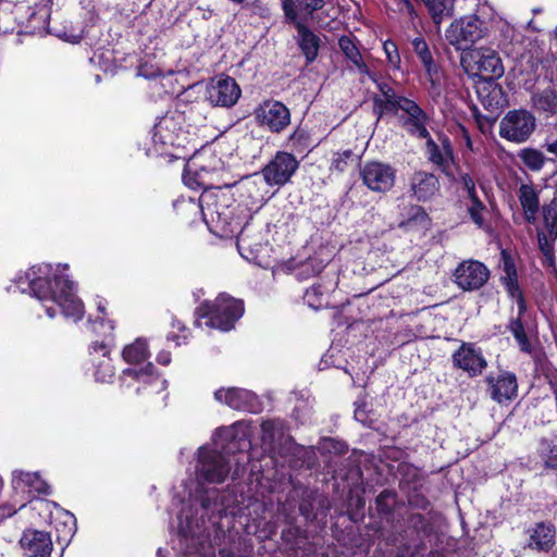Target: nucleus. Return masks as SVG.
<instances>
[{
    "mask_svg": "<svg viewBox=\"0 0 557 557\" xmlns=\"http://www.w3.org/2000/svg\"><path fill=\"white\" fill-rule=\"evenodd\" d=\"M324 4V0H305V10L312 13L321 10Z\"/></svg>",
    "mask_w": 557,
    "mask_h": 557,
    "instance_id": "54",
    "label": "nucleus"
},
{
    "mask_svg": "<svg viewBox=\"0 0 557 557\" xmlns=\"http://www.w3.org/2000/svg\"><path fill=\"white\" fill-rule=\"evenodd\" d=\"M157 361L163 366H168L171 362L170 352L162 351L158 355Z\"/></svg>",
    "mask_w": 557,
    "mask_h": 557,
    "instance_id": "60",
    "label": "nucleus"
},
{
    "mask_svg": "<svg viewBox=\"0 0 557 557\" xmlns=\"http://www.w3.org/2000/svg\"><path fill=\"white\" fill-rule=\"evenodd\" d=\"M298 33L299 47L305 54L308 62H312L318 57L319 51V37L311 32L305 24L297 23L295 25Z\"/></svg>",
    "mask_w": 557,
    "mask_h": 557,
    "instance_id": "24",
    "label": "nucleus"
},
{
    "mask_svg": "<svg viewBox=\"0 0 557 557\" xmlns=\"http://www.w3.org/2000/svg\"><path fill=\"white\" fill-rule=\"evenodd\" d=\"M98 323H99L101 326H107L108 332H109V335H111V334H112V332H113V330H114V324H113V322H112V321H110V320H109V321H107V322H106V321H104V319H103V318H101L99 321H95V326H96Z\"/></svg>",
    "mask_w": 557,
    "mask_h": 557,
    "instance_id": "61",
    "label": "nucleus"
},
{
    "mask_svg": "<svg viewBox=\"0 0 557 557\" xmlns=\"http://www.w3.org/2000/svg\"><path fill=\"white\" fill-rule=\"evenodd\" d=\"M363 184L376 193H386L395 184L396 171L389 164L382 162H368L361 170Z\"/></svg>",
    "mask_w": 557,
    "mask_h": 557,
    "instance_id": "12",
    "label": "nucleus"
},
{
    "mask_svg": "<svg viewBox=\"0 0 557 557\" xmlns=\"http://www.w3.org/2000/svg\"><path fill=\"white\" fill-rule=\"evenodd\" d=\"M541 445V456L545 468L557 470V446L552 445L548 441H542Z\"/></svg>",
    "mask_w": 557,
    "mask_h": 557,
    "instance_id": "35",
    "label": "nucleus"
},
{
    "mask_svg": "<svg viewBox=\"0 0 557 557\" xmlns=\"http://www.w3.org/2000/svg\"><path fill=\"white\" fill-rule=\"evenodd\" d=\"M423 66L426 73L428 81L430 82L433 91L438 94L442 79V74L438 66L436 65L433 59L423 63Z\"/></svg>",
    "mask_w": 557,
    "mask_h": 557,
    "instance_id": "37",
    "label": "nucleus"
},
{
    "mask_svg": "<svg viewBox=\"0 0 557 557\" xmlns=\"http://www.w3.org/2000/svg\"><path fill=\"white\" fill-rule=\"evenodd\" d=\"M24 557H50L53 542L50 532L28 528L18 541Z\"/></svg>",
    "mask_w": 557,
    "mask_h": 557,
    "instance_id": "14",
    "label": "nucleus"
},
{
    "mask_svg": "<svg viewBox=\"0 0 557 557\" xmlns=\"http://www.w3.org/2000/svg\"><path fill=\"white\" fill-rule=\"evenodd\" d=\"M535 117L527 110L509 111L499 123V136L512 143L525 141L535 129Z\"/></svg>",
    "mask_w": 557,
    "mask_h": 557,
    "instance_id": "6",
    "label": "nucleus"
},
{
    "mask_svg": "<svg viewBox=\"0 0 557 557\" xmlns=\"http://www.w3.org/2000/svg\"><path fill=\"white\" fill-rule=\"evenodd\" d=\"M214 398L234 410H240L244 406V394L238 387H221L215 391Z\"/></svg>",
    "mask_w": 557,
    "mask_h": 557,
    "instance_id": "27",
    "label": "nucleus"
},
{
    "mask_svg": "<svg viewBox=\"0 0 557 557\" xmlns=\"http://www.w3.org/2000/svg\"><path fill=\"white\" fill-rule=\"evenodd\" d=\"M202 318L207 326L230 331L242 315V302L233 297L220 295L212 302L205 305Z\"/></svg>",
    "mask_w": 557,
    "mask_h": 557,
    "instance_id": "4",
    "label": "nucleus"
},
{
    "mask_svg": "<svg viewBox=\"0 0 557 557\" xmlns=\"http://www.w3.org/2000/svg\"><path fill=\"white\" fill-rule=\"evenodd\" d=\"M124 374L139 381H146L147 379L154 376L156 368L152 363H148L140 369H126L124 370Z\"/></svg>",
    "mask_w": 557,
    "mask_h": 557,
    "instance_id": "39",
    "label": "nucleus"
},
{
    "mask_svg": "<svg viewBox=\"0 0 557 557\" xmlns=\"http://www.w3.org/2000/svg\"><path fill=\"white\" fill-rule=\"evenodd\" d=\"M523 163L531 170H540L544 164L543 154L534 149H524L520 154Z\"/></svg>",
    "mask_w": 557,
    "mask_h": 557,
    "instance_id": "36",
    "label": "nucleus"
},
{
    "mask_svg": "<svg viewBox=\"0 0 557 557\" xmlns=\"http://www.w3.org/2000/svg\"><path fill=\"white\" fill-rule=\"evenodd\" d=\"M387 96H373V113L376 119H382L385 114H396L399 110L404 112L405 103H413L414 101L404 96H399L396 91H392Z\"/></svg>",
    "mask_w": 557,
    "mask_h": 557,
    "instance_id": "20",
    "label": "nucleus"
},
{
    "mask_svg": "<svg viewBox=\"0 0 557 557\" xmlns=\"http://www.w3.org/2000/svg\"><path fill=\"white\" fill-rule=\"evenodd\" d=\"M409 215L410 218L407 221L401 222V226H408L413 221L424 223L428 220V214L423 208L419 206H412L409 210Z\"/></svg>",
    "mask_w": 557,
    "mask_h": 557,
    "instance_id": "44",
    "label": "nucleus"
},
{
    "mask_svg": "<svg viewBox=\"0 0 557 557\" xmlns=\"http://www.w3.org/2000/svg\"><path fill=\"white\" fill-rule=\"evenodd\" d=\"M490 397L498 403L506 404L518 396V381L515 373L502 370L497 375L490 374L485 377Z\"/></svg>",
    "mask_w": 557,
    "mask_h": 557,
    "instance_id": "13",
    "label": "nucleus"
},
{
    "mask_svg": "<svg viewBox=\"0 0 557 557\" xmlns=\"http://www.w3.org/2000/svg\"><path fill=\"white\" fill-rule=\"evenodd\" d=\"M332 289V285L324 286L321 283L313 284L310 288H308L305 293V301L309 307L318 310L325 306L324 294Z\"/></svg>",
    "mask_w": 557,
    "mask_h": 557,
    "instance_id": "30",
    "label": "nucleus"
},
{
    "mask_svg": "<svg viewBox=\"0 0 557 557\" xmlns=\"http://www.w3.org/2000/svg\"><path fill=\"white\" fill-rule=\"evenodd\" d=\"M95 375L96 379L101 382H106L113 376V367L111 366L109 359L102 361L99 364V368L97 369Z\"/></svg>",
    "mask_w": 557,
    "mask_h": 557,
    "instance_id": "46",
    "label": "nucleus"
},
{
    "mask_svg": "<svg viewBox=\"0 0 557 557\" xmlns=\"http://www.w3.org/2000/svg\"><path fill=\"white\" fill-rule=\"evenodd\" d=\"M13 483L16 487H28L29 492L49 495L51 488L38 472H26L23 470L13 471Z\"/></svg>",
    "mask_w": 557,
    "mask_h": 557,
    "instance_id": "23",
    "label": "nucleus"
},
{
    "mask_svg": "<svg viewBox=\"0 0 557 557\" xmlns=\"http://www.w3.org/2000/svg\"><path fill=\"white\" fill-rule=\"evenodd\" d=\"M459 183H460L462 189L467 191L468 199L478 196L474 178L470 174L462 173L460 175Z\"/></svg>",
    "mask_w": 557,
    "mask_h": 557,
    "instance_id": "43",
    "label": "nucleus"
},
{
    "mask_svg": "<svg viewBox=\"0 0 557 557\" xmlns=\"http://www.w3.org/2000/svg\"><path fill=\"white\" fill-rule=\"evenodd\" d=\"M389 498H394V494L389 491H383L382 493H380V495L376 497V504L377 506H382L384 504H386V502L389 499Z\"/></svg>",
    "mask_w": 557,
    "mask_h": 557,
    "instance_id": "58",
    "label": "nucleus"
},
{
    "mask_svg": "<svg viewBox=\"0 0 557 557\" xmlns=\"http://www.w3.org/2000/svg\"><path fill=\"white\" fill-rule=\"evenodd\" d=\"M544 263L547 264L548 267L555 265L554 251H550L549 253L544 255Z\"/></svg>",
    "mask_w": 557,
    "mask_h": 557,
    "instance_id": "64",
    "label": "nucleus"
},
{
    "mask_svg": "<svg viewBox=\"0 0 557 557\" xmlns=\"http://www.w3.org/2000/svg\"><path fill=\"white\" fill-rule=\"evenodd\" d=\"M376 83V86L380 90V94L377 96H387V97H391V95H388L389 92L394 91V88L386 82H377L375 79Z\"/></svg>",
    "mask_w": 557,
    "mask_h": 557,
    "instance_id": "56",
    "label": "nucleus"
},
{
    "mask_svg": "<svg viewBox=\"0 0 557 557\" xmlns=\"http://www.w3.org/2000/svg\"><path fill=\"white\" fill-rule=\"evenodd\" d=\"M101 354L102 357H108L110 349L104 342H94L91 345V354Z\"/></svg>",
    "mask_w": 557,
    "mask_h": 557,
    "instance_id": "52",
    "label": "nucleus"
},
{
    "mask_svg": "<svg viewBox=\"0 0 557 557\" xmlns=\"http://www.w3.org/2000/svg\"><path fill=\"white\" fill-rule=\"evenodd\" d=\"M509 330L513 336L520 335L521 333L525 332L520 317H517V319L510 321Z\"/></svg>",
    "mask_w": 557,
    "mask_h": 557,
    "instance_id": "53",
    "label": "nucleus"
},
{
    "mask_svg": "<svg viewBox=\"0 0 557 557\" xmlns=\"http://www.w3.org/2000/svg\"><path fill=\"white\" fill-rule=\"evenodd\" d=\"M351 156L352 153L350 150H345L344 152L335 153L332 160V169L343 172L346 169L347 161L351 158Z\"/></svg>",
    "mask_w": 557,
    "mask_h": 557,
    "instance_id": "45",
    "label": "nucleus"
},
{
    "mask_svg": "<svg viewBox=\"0 0 557 557\" xmlns=\"http://www.w3.org/2000/svg\"><path fill=\"white\" fill-rule=\"evenodd\" d=\"M338 45L343 53L351 61L360 55V52L355 42L347 36H342Z\"/></svg>",
    "mask_w": 557,
    "mask_h": 557,
    "instance_id": "40",
    "label": "nucleus"
},
{
    "mask_svg": "<svg viewBox=\"0 0 557 557\" xmlns=\"http://www.w3.org/2000/svg\"><path fill=\"white\" fill-rule=\"evenodd\" d=\"M425 152L428 160L443 172L450 169L454 161V154L448 137L440 136L438 143L429 137L425 143Z\"/></svg>",
    "mask_w": 557,
    "mask_h": 557,
    "instance_id": "17",
    "label": "nucleus"
},
{
    "mask_svg": "<svg viewBox=\"0 0 557 557\" xmlns=\"http://www.w3.org/2000/svg\"><path fill=\"white\" fill-rule=\"evenodd\" d=\"M66 519L71 522V525L67 527L66 535L72 536L74 534V528H75V518L72 515L66 513Z\"/></svg>",
    "mask_w": 557,
    "mask_h": 557,
    "instance_id": "63",
    "label": "nucleus"
},
{
    "mask_svg": "<svg viewBox=\"0 0 557 557\" xmlns=\"http://www.w3.org/2000/svg\"><path fill=\"white\" fill-rule=\"evenodd\" d=\"M451 360L454 367L467 372L471 377L480 375L487 367L481 349L472 343H462L453 354Z\"/></svg>",
    "mask_w": 557,
    "mask_h": 557,
    "instance_id": "15",
    "label": "nucleus"
},
{
    "mask_svg": "<svg viewBox=\"0 0 557 557\" xmlns=\"http://www.w3.org/2000/svg\"><path fill=\"white\" fill-rule=\"evenodd\" d=\"M470 203L468 205V213L473 221L474 224H476L479 227H482L484 225V212L486 210L484 203L479 199V197L470 198Z\"/></svg>",
    "mask_w": 557,
    "mask_h": 557,
    "instance_id": "34",
    "label": "nucleus"
},
{
    "mask_svg": "<svg viewBox=\"0 0 557 557\" xmlns=\"http://www.w3.org/2000/svg\"><path fill=\"white\" fill-rule=\"evenodd\" d=\"M412 47L413 51L416 52L422 64L433 59L429 46L423 38H414L412 40Z\"/></svg>",
    "mask_w": 557,
    "mask_h": 557,
    "instance_id": "38",
    "label": "nucleus"
},
{
    "mask_svg": "<svg viewBox=\"0 0 557 557\" xmlns=\"http://www.w3.org/2000/svg\"><path fill=\"white\" fill-rule=\"evenodd\" d=\"M490 278L487 267L473 259L465 260L458 264L454 272V282L459 288L467 292L478 290Z\"/></svg>",
    "mask_w": 557,
    "mask_h": 557,
    "instance_id": "7",
    "label": "nucleus"
},
{
    "mask_svg": "<svg viewBox=\"0 0 557 557\" xmlns=\"http://www.w3.org/2000/svg\"><path fill=\"white\" fill-rule=\"evenodd\" d=\"M298 169V161L288 152L280 151L273 160L262 169L264 182L270 185L286 184Z\"/></svg>",
    "mask_w": 557,
    "mask_h": 557,
    "instance_id": "10",
    "label": "nucleus"
},
{
    "mask_svg": "<svg viewBox=\"0 0 557 557\" xmlns=\"http://www.w3.org/2000/svg\"><path fill=\"white\" fill-rule=\"evenodd\" d=\"M536 109L554 113L557 111V95L552 89H545L533 97Z\"/></svg>",
    "mask_w": 557,
    "mask_h": 557,
    "instance_id": "32",
    "label": "nucleus"
},
{
    "mask_svg": "<svg viewBox=\"0 0 557 557\" xmlns=\"http://www.w3.org/2000/svg\"><path fill=\"white\" fill-rule=\"evenodd\" d=\"M425 5L432 21L437 26L441 23L453 16L455 0H421Z\"/></svg>",
    "mask_w": 557,
    "mask_h": 557,
    "instance_id": "25",
    "label": "nucleus"
},
{
    "mask_svg": "<svg viewBox=\"0 0 557 557\" xmlns=\"http://www.w3.org/2000/svg\"><path fill=\"white\" fill-rule=\"evenodd\" d=\"M177 123L174 117L165 116L154 126V136H159L163 144L175 145L177 135Z\"/></svg>",
    "mask_w": 557,
    "mask_h": 557,
    "instance_id": "28",
    "label": "nucleus"
},
{
    "mask_svg": "<svg viewBox=\"0 0 557 557\" xmlns=\"http://www.w3.org/2000/svg\"><path fill=\"white\" fill-rule=\"evenodd\" d=\"M262 410V403L259 397L252 393L246 391V411L257 413Z\"/></svg>",
    "mask_w": 557,
    "mask_h": 557,
    "instance_id": "47",
    "label": "nucleus"
},
{
    "mask_svg": "<svg viewBox=\"0 0 557 557\" xmlns=\"http://www.w3.org/2000/svg\"><path fill=\"white\" fill-rule=\"evenodd\" d=\"M194 175L197 187L205 190L199 198L203 220L207 221L208 214L213 220V215L215 214L224 235L236 237L237 251L240 256H244L239 240V236L244 232V224L242 223L240 216H233V211L230 210L231 200L233 199L228 195V191L218 186L210 177V172L205 168L196 171Z\"/></svg>",
    "mask_w": 557,
    "mask_h": 557,
    "instance_id": "1",
    "label": "nucleus"
},
{
    "mask_svg": "<svg viewBox=\"0 0 557 557\" xmlns=\"http://www.w3.org/2000/svg\"><path fill=\"white\" fill-rule=\"evenodd\" d=\"M476 69V75L485 81L496 79L504 75V66L496 51L480 49L472 55Z\"/></svg>",
    "mask_w": 557,
    "mask_h": 557,
    "instance_id": "16",
    "label": "nucleus"
},
{
    "mask_svg": "<svg viewBox=\"0 0 557 557\" xmlns=\"http://www.w3.org/2000/svg\"><path fill=\"white\" fill-rule=\"evenodd\" d=\"M354 65L359 70L360 73L368 75L373 82H375V75L371 73L362 60V55H358L356 59L351 60Z\"/></svg>",
    "mask_w": 557,
    "mask_h": 557,
    "instance_id": "51",
    "label": "nucleus"
},
{
    "mask_svg": "<svg viewBox=\"0 0 557 557\" xmlns=\"http://www.w3.org/2000/svg\"><path fill=\"white\" fill-rule=\"evenodd\" d=\"M260 440L265 453L282 457L295 454L296 444L293 437L286 433L285 423L282 420L263 421Z\"/></svg>",
    "mask_w": 557,
    "mask_h": 557,
    "instance_id": "5",
    "label": "nucleus"
},
{
    "mask_svg": "<svg viewBox=\"0 0 557 557\" xmlns=\"http://www.w3.org/2000/svg\"><path fill=\"white\" fill-rule=\"evenodd\" d=\"M519 200L524 211L527 221L530 223L534 222L540 207L539 197L535 189L527 184L521 185L519 188Z\"/></svg>",
    "mask_w": 557,
    "mask_h": 557,
    "instance_id": "26",
    "label": "nucleus"
},
{
    "mask_svg": "<svg viewBox=\"0 0 557 557\" xmlns=\"http://www.w3.org/2000/svg\"><path fill=\"white\" fill-rule=\"evenodd\" d=\"M487 34L486 24L476 15L455 20L445 32L446 40L456 50L466 51Z\"/></svg>",
    "mask_w": 557,
    "mask_h": 557,
    "instance_id": "3",
    "label": "nucleus"
},
{
    "mask_svg": "<svg viewBox=\"0 0 557 557\" xmlns=\"http://www.w3.org/2000/svg\"><path fill=\"white\" fill-rule=\"evenodd\" d=\"M544 225L553 240L557 238V209L553 201L552 203L544 206L542 209Z\"/></svg>",
    "mask_w": 557,
    "mask_h": 557,
    "instance_id": "33",
    "label": "nucleus"
},
{
    "mask_svg": "<svg viewBox=\"0 0 557 557\" xmlns=\"http://www.w3.org/2000/svg\"><path fill=\"white\" fill-rule=\"evenodd\" d=\"M528 547L537 552H549L556 543V529L552 522H537L528 530Z\"/></svg>",
    "mask_w": 557,
    "mask_h": 557,
    "instance_id": "18",
    "label": "nucleus"
},
{
    "mask_svg": "<svg viewBox=\"0 0 557 557\" xmlns=\"http://www.w3.org/2000/svg\"><path fill=\"white\" fill-rule=\"evenodd\" d=\"M54 285L60 288V293L54 296L53 305L58 307L61 312L75 321H78L84 315V305L74 293V283L67 276H57Z\"/></svg>",
    "mask_w": 557,
    "mask_h": 557,
    "instance_id": "9",
    "label": "nucleus"
},
{
    "mask_svg": "<svg viewBox=\"0 0 557 557\" xmlns=\"http://www.w3.org/2000/svg\"><path fill=\"white\" fill-rule=\"evenodd\" d=\"M396 5V10L400 13H406L411 20L417 17V12L410 0H392Z\"/></svg>",
    "mask_w": 557,
    "mask_h": 557,
    "instance_id": "48",
    "label": "nucleus"
},
{
    "mask_svg": "<svg viewBox=\"0 0 557 557\" xmlns=\"http://www.w3.org/2000/svg\"><path fill=\"white\" fill-rule=\"evenodd\" d=\"M410 190L418 201H426L438 193L440 182L434 174L419 171L410 178Z\"/></svg>",
    "mask_w": 557,
    "mask_h": 557,
    "instance_id": "19",
    "label": "nucleus"
},
{
    "mask_svg": "<svg viewBox=\"0 0 557 557\" xmlns=\"http://www.w3.org/2000/svg\"><path fill=\"white\" fill-rule=\"evenodd\" d=\"M58 275H53L52 277H36L35 272L27 273V277L29 278V287L33 295L41 301H51L53 302L54 296L60 293V288H57L54 285V278ZM60 276H64L61 274Z\"/></svg>",
    "mask_w": 557,
    "mask_h": 557,
    "instance_id": "21",
    "label": "nucleus"
},
{
    "mask_svg": "<svg viewBox=\"0 0 557 557\" xmlns=\"http://www.w3.org/2000/svg\"><path fill=\"white\" fill-rule=\"evenodd\" d=\"M504 272L505 275L502 276V282L506 287L508 294L511 297H516V295H519L521 290L519 288L515 264L509 260H505Z\"/></svg>",
    "mask_w": 557,
    "mask_h": 557,
    "instance_id": "31",
    "label": "nucleus"
},
{
    "mask_svg": "<svg viewBox=\"0 0 557 557\" xmlns=\"http://www.w3.org/2000/svg\"><path fill=\"white\" fill-rule=\"evenodd\" d=\"M355 418L357 421L363 424L368 422V412L364 405H357L355 409Z\"/></svg>",
    "mask_w": 557,
    "mask_h": 557,
    "instance_id": "55",
    "label": "nucleus"
},
{
    "mask_svg": "<svg viewBox=\"0 0 557 557\" xmlns=\"http://www.w3.org/2000/svg\"><path fill=\"white\" fill-rule=\"evenodd\" d=\"M122 355L128 363H140L149 356L147 343L144 339H136L123 349Z\"/></svg>",
    "mask_w": 557,
    "mask_h": 557,
    "instance_id": "29",
    "label": "nucleus"
},
{
    "mask_svg": "<svg viewBox=\"0 0 557 557\" xmlns=\"http://www.w3.org/2000/svg\"><path fill=\"white\" fill-rule=\"evenodd\" d=\"M15 513V509H12L11 507H0V519L11 517Z\"/></svg>",
    "mask_w": 557,
    "mask_h": 557,
    "instance_id": "62",
    "label": "nucleus"
},
{
    "mask_svg": "<svg viewBox=\"0 0 557 557\" xmlns=\"http://www.w3.org/2000/svg\"><path fill=\"white\" fill-rule=\"evenodd\" d=\"M257 122L271 132L280 133L290 123V113L285 104L275 100H267L255 110Z\"/></svg>",
    "mask_w": 557,
    "mask_h": 557,
    "instance_id": "11",
    "label": "nucleus"
},
{
    "mask_svg": "<svg viewBox=\"0 0 557 557\" xmlns=\"http://www.w3.org/2000/svg\"><path fill=\"white\" fill-rule=\"evenodd\" d=\"M459 129H460V133H461L462 140L465 143V146L468 149L472 150V140L470 138L469 132L462 125L459 126Z\"/></svg>",
    "mask_w": 557,
    "mask_h": 557,
    "instance_id": "57",
    "label": "nucleus"
},
{
    "mask_svg": "<svg viewBox=\"0 0 557 557\" xmlns=\"http://www.w3.org/2000/svg\"><path fill=\"white\" fill-rule=\"evenodd\" d=\"M296 1L297 0H286V1L282 2V9H283L286 20L294 25H296L297 23H300V21L298 20V13L296 10Z\"/></svg>",
    "mask_w": 557,
    "mask_h": 557,
    "instance_id": "42",
    "label": "nucleus"
},
{
    "mask_svg": "<svg viewBox=\"0 0 557 557\" xmlns=\"http://www.w3.org/2000/svg\"><path fill=\"white\" fill-rule=\"evenodd\" d=\"M513 337L516 338L521 351L527 352V354L532 352V345H531V342L528 338L525 332L521 333L520 335H516Z\"/></svg>",
    "mask_w": 557,
    "mask_h": 557,
    "instance_id": "50",
    "label": "nucleus"
},
{
    "mask_svg": "<svg viewBox=\"0 0 557 557\" xmlns=\"http://www.w3.org/2000/svg\"><path fill=\"white\" fill-rule=\"evenodd\" d=\"M515 298H517V302H518V309H519L518 317L521 318V315L525 312V309H527L522 293H519V295H516Z\"/></svg>",
    "mask_w": 557,
    "mask_h": 557,
    "instance_id": "59",
    "label": "nucleus"
},
{
    "mask_svg": "<svg viewBox=\"0 0 557 557\" xmlns=\"http://www.w3.org/2000/svg\"><path fill=\"white\" fill-rule=\"evenodd\" d=\"M228 442L222 445V451L200 448L197 474L199 480L208 483H221L230 471L231 456L242 451V438L233 431H225Z\"/></svg>",
    "mask_w": 557,
    "mask_h": 557,
    "instance_id": "2",
    "label": "nucleus"
},
{
    "mask_svg": "<svg viewBox=\"0 0 557 557\" xmlns=\"http://www.w3.org/2000/svg\"><path fill=\"white\" fill-rule=\"evenodd\" d=\"M537 243L543 255L554 251L553 243L544 232L537 233Z\"/></svg>",
    "mask_w": 557,
    "mask_h": 557,
    "instance_id": "49",
    "label": "nucleus"
},
{
    "mask_svg": "<svg viewBox=\"0 0 557 557\" xmlns=\"http://www.w3.org/2000/svg\"><path fill=\"white\" fill-rule=\"evenodd\" d=\"M242 94L239 85L234 78L226 75H219L207 85L206 97L215 107L230 108L236 103Z\"/></svg>",
    "mask_w": 557,
    "mask_h": 557,
    "instance_id": "8",
    "label": "nucleus"
},
{
    "mask_svg": "<svg viewBox=\"0 0 557 557\" xmlns=\"http://www.w3.org/2000/svg\"><path fill=\"white\" fill-rule=\"evenodd\" d=\"M404 112L408 115L405 125L412 135L428 139L430 136L425 127L428 116L425 112L416 103H405Z\"/></svg>",
    "mask_w": 557,
    "mask_h": 557,
    "instance_id": "22",
    "label": "nucleus"
},
{
    "mask_svg": "<svg viewBox=\"0 0 557 557\" xmlns=\"http://www.w3.org/2000/svg\"><path fill=\"white\" fill-rule=\"evenodd\" d=\"M384 51L386 53V58L388 62L394 67H399L400 65V55L398 53L397 46L393 41H385L383 45Z\"/></svg>",
    "mask_w": 557,
    "mask_h": 557,
    "instance_id": "41",
    "label": "nucleus"
}]
</instances>
